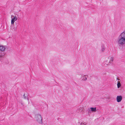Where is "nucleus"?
I'll return each instance as SVG.
<instances>
[{
	"instance_id": "nucleus-9",
	"label": "nucleus",
	"mask_w": 125,
	"mask_h": 125,
	"mask_svg": "<svg viewBox=\"0 0 125 125\" xmlns=\"http://www.w3.org/2000/svg\"><path fill=\"white\" fill-rule=\"evenodd\" d=\"M113 60V57H111L110 58V60L109 62V63L111 64H113L112 62Z\"/></svg>"
},
{
	"instance_id": "nucleus-13",
	"label": "nucleus",
	"mask_w": 125,
	"mask_h": 125,
	"mask_svg": "<svg viewBox=\"0 0 125 125\" xmlns=\"http://www.w3.org/2000/svg\"><path fill=\"white\" fill-rule=\"evenodd\" d=\"M117 80H120V79H117Z\"/></svg>"
},
{
	"instance_id": "nucleus-1",
	"label": "nucleus",
	"mask_w": 125,
	"mask_h": 125,
	"mask_svg": "<svg viewBox=\"0 0 125 125\" xmlns=\"http://www.w3.org/2000/svg\"><path fill=\"white\" fill-rule=\"evenodd\" d=\"M118 43L120 47L123 46L125 43V31L122 32L118 38Z\"/></svg>"
},
{
	"instance_id": "nucleus-15",
	"label": "nucleus",
	"mask_w": 125,
	"mask_h": 125,
	"mask_svg": "<svg viewBox=\"0 0 125 125\" xmlns=\"http://www.w3.org/2000/svg\"><path fill=\"white\" fill-rule=\"evenodd\" d=\"M21 103V104H22V103Z\"/></svg>"
},
{
	"instance_id": "nucleus-11",
	"label": "nucleus",
	"mask_w": 125,
	"mask_h": 125,
	"mask_svg": "<svg viewBox=\"0 0 125 125\" xmlns=\"http://www.w3.org/2000/svg\"><path fill=\"white\" fill-rule=\"evenodd\" d=\"M87 78L86 77H85V78L84 79H83V80H84V81H86L87 80Z\"/></svg>"
},
{
	"instance_id": "nucleus-7",
	"label": "nucleus",
	"mask_w": 125,
	"mask_h": 125,
	"mask_svg": "<svg viewBox=\"0 0 125 125\" xmlns=\"http://www.w3.org/2000/svg\"><path fill=\"white\" fill-rule=\"evenodd\" d=\"M101 46V50L102 52H103L105 50V49L104 44L103 43L102 44Z\"/></svg>"
},
{
	"instance_id": "nucleus-12",
	"label": "nucleus",
	"mask_w": 125,
	"mask_h": 125,
	"mask_svg": "<svg viewBox=\"0 0 125 125\" xmlns=\"http://www.w3.org/2000/svg\"><path fill=\"white\" fill-rule=\"evenodd\" d=\"M12 17L13 18V17H14V16H13V15H12L11 16V18H12Z\"/></svg>"
},
{
	"instance_id": "nucleus-14",
	"label": "nucleus",
	"mask_w": 125,
	"mask_h": 125,
	"mask_svg": "<svg viewBox=\"0 0 125 125\" xmlns=\"http://www.w3.org/2000/svg\"><path fill=\"white\" fill-rule=\"evenodd\" d=\"M86 76H88V75H86ZM86 76L85 75H84V76Z\"/></svg>"
},
{
	"instance_id": "nucleus-8",
	"label": "nucleus",
	"mask_w": 125,
	"mask_h": 125,
	"mask_svg": "<svg viewBox=\"0 0 125 125\" xmlns=\"http://www.w3.org/2000/svg\"><path fill=\"white\" fill-rule=\"evenodd\" d=\"M28 94L26 93H24L23 95L24 98L25 99H27L28 101H29V98L28 97Z\"/></svg>"
},
{
	"instance_id": "nucleus-6",
	"label": "nucleus",
	"mask_w": 125,
	"mask_h": 125,
	"mask_svg": "<svg viewBox=\"0 0 125 125\" xmlns=\"http://www.w3.org/2000/svg\"><path fill=\"white\" fill-rule=\"evenodd\" d=\"M96 107H91L90 108V109H89L88 110V112H90V111H91L92 112H95L96 110Z\"/></svg>"
},
{
	"instance_id": "nucleus-5",
	"label": "nucleus",
	"mask_w": 125,
	"mask_h": 125,
	"mask_svg": "<svg viewBox=\"0 0 125 125\" xmlns=\"http://www.w3.org/2000/svg\"><path fill=\"white\" fill-rule=\"evenodd\" d=\"M17 19V17L16 16H15L13 18H11V24H13L15 21H16Z\"/></svg>"
},
{
	"instance_id": "nucleus-2",
	"label": "nucleus",
	"mask_w": 125,
	"mask_h": 125,
	"mask_svg": "<svg viewBox=\"0 0 125 125\" xmlns=\"http://www.w3.org/2000/svg\"><path fill=\"white\" fill-rule=\"evenodd\" d=\"M6 46L0 45V61L3 60V56L5 55L4 51L6 49Z\"/></svg>"
},
{
	"instance_id": "nucleus-10",
	"label": "nucleus",
	"mask_w": 125,
	"mask_h": 125,
	"mask_svg": "<svg viewBox=\"0 0 125 125\" xmlns=\"http://www.w3.org/2000/svg\"><path fill=\"white\" fill-rule=\"evenodd\" d=\"M117 85L118 88H119L121 86V84L120 83V81L117 82Z\"/></svg>"
},
{
	"instance_id": "nucleus-4",
	"label": "nucleus",
	"mask_w": 125,
	"mask_h": 125,
	"mask_svg": "<svg viewBox=\"0 0 125 125\" xmlns=\"http://www.w3.org/2000/svg\"><path fill=\"white\" fill-rule=\"evenodd\" d=\"M122 96H118L117 97L116 100L118 102H120L122 100Z\"/></svg>"
},
{
	"instance_id": "nucleus-3",
	"label": "nucleus",
	"mask_w": 125,
	"mask_h": 125,
	"mask_svg": "<svg viewBox=\"0 0 125 125\" xmlns=\"http://www.w3.org/2000/svg\"><path fill=\"white\" fill-rule=\"evenodd\" d=\"M35 118L37 121L40 124H42V118L40 114H37L35 115Z\"/></svg>"
}]
</instances>
